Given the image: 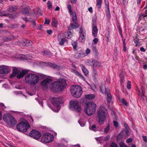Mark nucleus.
Returning <instances> with one entry per match:
<instances>
[{
	"label": "nucleus",
	"mask_w": 147,
	"mask_h": 147,
	"mask_svg": "<svg viewBox=\"0 0 147 147\" xmlns=\"http://www.w3.org/2000/svg\"><path fill=\"white\" fill-rule=\"evenodd\" d=\"M53 139V136L50 134L45 133L42 137L41 141L45 143H49L51 142Z\"/></svg>",
	"instance_id": "9"
},
{
	"label": "nucleus",
	"mask_w": 147,
	"mask_h": 147,
	"mask_svg": "<svg viewBox=\"0 0 147 147\" xmlns=\"http://www.w3.org/2000/svg\"><path fill=\"white\" fill-rule=\"evenodd\" d=\"M52 21V24L55 27H56L57 25V20L55 18H53Z\"/></svg>",
	"instance_id": "30"
},
{
	"label": "nucleus",
	"mask_w": 147,
	"mask_h": 147,
	"mask_svg": "<svg viewBox=\"0 0 147 147\" xmlns=\"http://www.w3.org/2000/svg\"><path fill=\"white\" fill-rule=\"evenodd\" d=\"M127 137L125 135V132L124 131H121L120 134L117 136V140L118 141L121 140L123 139H125Z\"/></svg>",
	"instance_id": "17"
},
{
	"label": "nucleus",
	"mask_w": 147,
	"mask_h": 147,
	"mask_svg": "<svg viewBox=\"0 0 147 147\" xmlns=\"http://www.w3.org/2000/svg\"><path fill=\"white\" fill-rule=\"evenodd\" d=\"M98 30L97 27L94 25L92 26V34L93 36L96 37L97 36Z\"/></svg>",
	"instance_id": "20"
},
{
	"label": "nucleus",
	"mask_w": 147,
	"mask_h": 147,
	"mask_svg": "<svg viewBox=\"0 0 147 147\" xmlns=\"http://www.w3.org/2000/svg\"><path fill=\"white\" fill-rule=\"evenodd\" d=\"M90 50L89 49H87L86 50V53L87 54H89L90 53Z\"/></svg>",
	"instance_id": "62"
},
{
	"label": "nucleus",
	"mask_w": 147,
	"mask_h": 147,
	"mask_svg": "<svg viewBox=\"0 0 147 147\" xmlns=\"http://www.w3.org/2000/svg\"><path fill=\"white\" fill-rule=\"evenodd\" d=\"M49 20H47V19H45V24H48L49 23Z\"/></svg>",
	"instance_id": "63"
},
{
	"label": "nucleus",
	"mask_w": 147,
	"mask_h": 147,
	"mask_svg": "<svg viewBox=\"0 0 147 147\" xmlns=\"http://www.w3.org/2000/svg\"><path fill=\"white\" fill-rule=\"evenodd\" d=\"M51 81V79L50 78H46L41 82V85L44 89H47L48 88L49 84Z\"/></svg>",
	"instance_id": "15"
},
{
	"label": "nucleus",
	"mask_w": 147,
	"mask_h": 147,
	"mask_svg": "<svg viewBox=\"0 0 147 147\" xmlns=\"http://www.w3.org/2000/svg\"><path fill=\"white\" fill-rule=\"evenodd\" d=\"M29 135L31 137L36 140L40 138L41 136L40 132L35 129H33L30 132Z\"/></svg>",
	"instance_id": "12"
},
{
	"label": "nucleus",
	"mask_w": 147,
	"mask_h": 147,
	"mask_svg": "<svg viewBox=\"0 0 147 147\" xmlns=\"http://www.w3.org/2000/svg\"><path fill=\"white\" fill-rule=\"evenodd\" d=\"M124 125L125 126L126 129H128L129 128L128 127V125L125 122H124L123 123Z\"/></svg>",
	"instance_id": "60"
},
{
	"label": "nucleus",
	"mask_w": 147,
	"mask_h": 147,
	"mask_svg": "<svg viewBox=\"0 0 147 147\" xmlns=\"http://www.w3.org/2000/svg\"><path fill=\"white\" fill-rule=\"evenodd\" d=\"M3 119L9 126H14L17 123L14 118L9 114H4L3 117Z\"/></svg>",
	"instance_id": "4"
},
{
	"label": "nucleus",
	"mask_w": 147,
	"mask_h": 147,
	"mask_svg": "<svg viewBox=\"0 0 147 147\" xmlns=\"http://www.w3.org/2000/svg\"><path fill=\"white\" fill-rule=\"evenodd\" d=\"M67 86L65 80L59 79L57 81L52 83L50 85V87L52 91H54L56 90H62Z\"/></svg>",
	"instance_id": "1"
},
{
	"label": "nucleus",
	"mask_w": 147,
	"mask_h": 147,
	"mask_svg": "<svg viewBox=\"0 0 147 147\" xmlns=\"http://www.w3.org/2000/svg\"><path fill=\"white\" fill-rule=\"evenodd\" d=\"M111 114L113 118L115 119H117L118 118L117 116L115 115V113L114 111H112Z\"/></svg>",
	"instance_id": "36"
},
{
	"label": "nucleus",
	"mask_w": 147,
	"mask_h": 147,
	"mask_svg": "<svg viewBox=\"0 0 147 147\" xmlns=\"http://www.w3.org/2000/svg\"><path fill=\"white\" fill-rule=\"evenodd\" d=\"M85 113L88 115H92L95 113V111H84Z\"/></svg>",
	"instance_id": "32"
},
{
	"label": "nucleus",
	"mask_w": 147,
	"mask_h": 147,
	"mask_svg": "<svg viewBox=\"0 0 147 147\" xmlns=\"http://www.w3.org/2000/svg\"><path fill=\"white\" fill-rule=\"evenodd\" d=\"M72 45L74 49L76 50L77 46V42H74L72 43Z\"/></svg>",
	"instance_id": "38"
},
{
	"label": "nucleus",
	"mask_w": 147,
	"mask_h": 147,
	"mask_svg": "<svg viewBox=\"0 0 147 147\" xmlns=\"http://www.w3.org/2000/svg\"><path fill=\"white\" fill-rule=\"evenodd\" d=\"M85 31L82 28H81L79 31L80 35H84L85 34Z\"/></svg>",
	"instance_id": "35"
},
{
	"label": "nucleus",
	"mask_w": 147,
	"mask_h": 147,
	"mask_svg": "<svg viewBox=\"0 0 147 147\" xmlns=\"http://www.w3.org/2000/svg\"><path fill=\"white\" fill-rule=\"evenodd\" d=\"M96 125H93L89 127V129L91 130L94 131L95 128H96Z\"/></svg>",
	"instance_id": "46"
},
{
	"label": "nucleus",
	"mask_w": 147,
	"mask_h": 147,
	"mask_svg": "<svg viewBox=\"0 0 147 147\" xmlns=\"http://www.w3.org/2000/svg\"><path fill=\"white\" fill-rule=\"evenodd\" d=\"M132 139L131 138H129L127 139L126 140L127 143H129L131 142L132 141Z\"/></svg>",
	"instance_id": "58"
},
{
	"label": "nucleus",
	"mask_w": 147,
	"mask_h": 147,
	"mask_svg": "<svg viewBox=\"0 0 147 147\" xmlns=\"http://www.w3.org/2000/svg\"><path fill=\"white\" fill-rule=\"evenodd\" d=\"M139 39L137 38H136L134 39V41L135 44H137L138 43Z\"/></svg>",
	"instance_id": "53"
},
{
	"label": "nucleus",
	"mask_w": 147,
	"mask_h": 147,
	"mask_svg": "<svg viewBox=\"0 0 147 147\" xmlns=\"http://www.w3.org/2000/svg\"><path fill=\"white\" fill-rule=\"evenodd\" d=\"M25 80L29 84L34 86L38 82L39 79L38 75L33 73H30L25 76Z\"/></svg>",
	"instance_id": "2"
},
{
	"label": "nucleus",
	"mask_w": 147,
	"mask_h": 147,
	"mask_svg": "<svg viewBox=\"0 0 147 147\" xmlns=\"http://www.w3.org/2000/svg\"><path fill=\"white\" fill-rule=\"evenodd\" d=\"M16 128L19 131L26 132L30 128V126L28 122H23L18 124L17 125Z\"/></svg>",
	"instance_id": "6"
},
{
	"label": "nucleus",
	"mask_w": 147,
	"mask_h": 147,
	"mask_svg": "<svg viewBox=\"0 0 147 147\" xmlns=\"http://www.w3.org/2000/svg\"><path fill=\"white\" fill-rule=\"evenodd\" d=\"M105 109V107L104 105H102L99 107V110H103Z\"/></svg>",
	"instance_id": "56"
},
{
	"label": "nucleus",
	"mask_w": 147,
	"mask_h": 147,
	"mask_svg": "<svg viewBox=\"0 0 147 147\" xmlns=\"http://www.w3.org/2000/svg\"><path fill=\"white\" fill-rule=\"evenodd\" d=\"M126 129V134L128 136L130 135V130L129 128L127 129Z\"/></svg>",
	"instance_id": "54"
},
{
	"label": "nucleus",
	"mask_w": 147,
	"mask_h": 147,
	"mask_svg": "<svg viewBox=\"0 0 147 147\" xmlns=\"http://www.w3.org/2000/svg\"><path fill=\"white\" fill-rule=\"evenodd\" d=\"M21 43L23 46H28L31 45L32 44V42L31 41L27 40L26 41H22Z\"/></svg>",
	"instance_id": "21"
},
{
	"label": "nucleus",
	"mask_w": 147,
	"mask_h": 147,
	"mask_svg": "<svg viewBox=\"0 0 147 147\" xmlns=\"http://www.w3.org/2000/svg\"><path fill=\"white\" fill-rule=\"evenodd\" d=\"M43 53L45 55H48L50 54V51L47 50L44 51Z\"/></svg>",
	"instance_id": "47"
},
{
	"label": "nucleus",
	"mask_w": 147,
	"mask_h": 147,
	"mask_svg": "<svg viewBox=\"0 0 147 147\" xmlns=\"http://www.w3.org/2000/svg\"><path fill=\"white\" fill-rule=\"evenodd\" d=\"M110 138V136H107L106 137L102 136L98 138H96V140L100 143L101 144L104 142H106Z\"/></svg>",
	"instance_id": "16"
},
{
	"label": "nucleus",
	"mask_w": 147,
	"mask_h": 147,
	"mask_svg": "<svg viewBox=\"0 0 147 147\" xmlns=\"http://www.w3.org/2000/svg\"><path fill=\"white\" fill-rule=\"evenodd\" d=\"M71 108L77 110H80L81 109V107L79 105L77 101L75 100H71L69 102Z\"/></svg>",
	"instance_id": "14"
},
{
	"label": "nucleus",
	"mask_w": 147,
	"mask_h": 147,
	"mask_svg": "<svg viewBox=\"0 0 147 147\" xmlns=\"http://www.w3.org/2000/svg\"><path fill=\"white\" fill-rule=\"evenodd\" d=\"M64 35L66 38L69 39L71 38L72 36L71 32L69 31L65 32Z\"/></svg>",
	"instance_id": "24"
},
{
	"label": "nucleus",
	"mask_w": 147,
	"mask_h": 147,
	"mask_svg": "<svg viewBox=\"0 0 147 147\" xmlns=\"http://www.w3.org/2000/svg\"><path fill=\"white\" fill-rule=\"evenodd\" d=\"M102 2V0H96V5L98 8L99 9L101 7V5Z\"/></svg>",
	"instance_id": "27"
},
{
	"label": "nucleus",
	"mask_w": 147,
	"mask_h": 147,
	"mask_svg": "<svg viewBox=\"0 0 147 147\" xmlns=\"http://www.w3.org/2000/svg\"><path fill=\"white\" fill-rule=\"evenodd\" d=\"M3 40L4 42L9 41L10 40V39L9 38L6 37L3 38Z\"/></svg>",
	"instance_id": "49"
},
{
	"label": "nucleus",
	"mask_w": 147,
	"mask_h": 147,
	"mask_svg": "<svg viewBox=\"0 0 147 147\" xmlns=\"http://www.w3.org/2000/svg\"><path fill=\"white\" fill-rule=\"evenodd\" d=\"M84 54H83L78 53V57L79 58H80L84 57Z\"/></svg>",
	"instance_id": "59"
},
{
	"label": "nucleus",
	"mask_w": 147,
	"mask_h": 147,
	"mask_svg": "<svg viewBox=\"0 0 147 147\" xmlns=\"http://www.w3.org/2000/svg\"><path fill=\"white\" fill-rule=\"evenodd\" d=\"M77 75L81 79L85 81V79L84 77L79 72H77Z\"/></svg>",
	"instance_id": "34"
},
{
	"label": "nucleus",
	"mask_w": 147,
	"mask_h": 147,
	"mask_svg": "<svg viewBox=\"0 0 147 147\" xmlns=\"http://www.w3.org/2000/svg\"><path fill=\"white\" fill-rule=\"evenodd\" d=\"M105 3L106 6L107 8V11L108 12H109V3L107 0H105Z\"/></svg>",
	"instance_id": "37"
},
{
	"label": "nucleus",
	"mask_w": 147,
	"mask_h": 147,
	"mask_svg": "<svg viewBox=\"0 0 147 147\" xmlns=\"http://www.w3.org/2000/svg\"><path fill=\"white\" fill-rule=\"evenodd\" d=\"M85 37L84 36V35H80V37L79 38V40L80 41L83 42L85 40Z\"/></svg>",
	"instance_id": "33"
},
{
	"label": "nucleus",
	"mask_w": 147,
	"mask_h": 147,
	"mask_svg": "<svg viewBox=\"0 0 147 147\" xmlns=\"http://www.w3.org/2000/svg\"><path fill=\"white\" fill-rule=\"evenodd\" d=\"M101 66V63L97 61L93 60L92 67H98Z\"/></svg>",
	"instance_id": "22"
},
{
	"label": "nucleus",
	"mask_w": 147,
	"mask_h": 147,
	"mask_svg": "<svg viewBox=\"0 0 147 147\" xmlns=\"http://www.w3.org/2000/svg\"><path fill=\"white\" fill-rule=\"evenodd\" d=\"M47 7L49 9H50L51 8L52 6V4L51 2L49 1H47Z\"/></svg>",
	"instance_id": "45"
},
{
	"label": "nucleus",
	"mask_w": 147,
	"mask_h": 147,
	"mask_svg": "<svg viewBox=\"0 0 147 147\" xmlns=\"http://www.w3.org/2000/svg\"><path fill=\"white\" fill-rule=\"evenodd\" d=\"M28 72L27 70H23L20 71V70L16 67L14 68L13 70V72L10 75V78H12L17 76V78L20 79L23 77L24 75L26 74Z\"/></svg>",
	"instance_id": "5"
},
{
	"label": "nucleus",
	"mask_w": 147,
	"mask_h": 147,
	"mask_svg": "<svg viewBox=\"0 0 147 147\" xmlns=\"http://www.w3.org/2000/svg\"><path fill=\"white\" fill-rule=\"evenodd\" d=\"M119 145L121 147H128L126 146L123 142L121 141L119 143Z\"/></svg>",
	"instance_id": "42"
},
{
	"label": "nucleus",
	"mask_w": 147,
	"mask_h": 147,
	"mask_svg": "<svg viewBox=\"0 0 147 147\" xmlns=\"http://www.w3.org/2000/svg\"><path fill=\"white\" fill-rule=\"evenodd\" d=\"M11 69V67L5 65L0 66V74H7L9 72Z\"/></svg>",
	"instance_id": "11"
},
{
	"label": "nucleus",
	"mask_w": 147,
	"mask_h": 147,
	"mask_svg": "<svg viewBox=\"0 0 147 147\" xmlns=\"http://www.w3.org/2000/svg\"><path fill=\"white\" fill-rule=\"evenodd\" d=\"M100 91L105 94L107 96V100L108 103H110L111 100V96L108 89H102V87L100 88Z\"/></svg>",
	"instance_id": "13"
},
{
	"label": "nucleus",
	"mask_w": 147,
	"mask_h": 147,
	"mask_svg": "<svg viewBox=\"0 0 147 147\" xmlns=\"http://www.w3.org/2000/svg\"><path fill=\"white\" fill-rule=\"evenodd\" d=\"M0 107L2 109V110L5 109L6 107L2 103H0Z\"/></svg>",
	"instance_id": "43"
},
{
	"label": "nucleus",
	"mask_w": 147,
	"mask_h": 147,
	"mask_svg": "<svg viewBox=\"0 0 147 147\" xmlns=\"http://www.w3.org/2000/svg\"><path fill=\"white\" fill-rule=\"evenodd\" d=\"M110 147H117V145L114 142H112L111 144Z\"/></svg>",
	"instance_id": "52"
},
{
	"label": "nucleus",
	"mask_w": 147,
	"mask_h": 147,
	"mask_svg": "<svg viewBox=\"0 0 147 147\" xmlns=\"http://www.w3.org/2000/svg\"><path fill=\"white\" fill-rule=\"evenodd\" d=\"M114 125L115 127H117L118 126V123L117 122H116L115 121H113Z\"/></svg>",
	"instance_id": "61"
},
{
	"label": "nucleus",
	"mask_w": 147,
	"mask_h": 147,
	"mask_svg": "<svg viewBox=\"0 0 147 147\" xmlns=\"http://www.w3.org/2000/svg\"><path fill=\"white\" fill-rule=\"evenodd\" d=\"M122 103L123 105H126L127 104V102L126 101L124 98H122L121 99Z\"/></svg>",
	"instance_id": "48"
},
{
	"label": "nucleus",
	"mask_w": 147,
	"mask_h": 147,
	"mask_svg": "<svg viewBox=\"0 0 147 147\" xmlns=\"http://www.w3.org/2000/svg\"><path fill=\"white\" fill-rule=\"evenodd\" d=\"M1 16H7V15L5 13V11H3L0 12Z\"/></svg>",
	"instance_id": "50"
},
{
	"label": "nucleus",
	"mask_w": 147,
	"mask_h": 147,
	"mask_svg": "<svg viewBox=\"0 0 147 147\" xmlns=\"http://www.w3.org/2000/svg\"><path fill=\"white\" fill-rule=\"evenodd\" d=\"M107 114L104 111H98V112L97 121L100 124H103L106 119V116Z\"/></svg>",
	"instance_id": "7"
},
{
	"label": "nucleus",
	"mask_w": 147,
	"mask_h": 147,
	"mask_svg": "<svg viewBox=\"0 0 147 147\" xmlns=\"http://www.w3.org/2000/svg\"><path fill=\"white\" fill-rule=\"evenodd\" d=\"M67 9L69 10V13L70 15H72L73 13L71 9V5H68L67 6Z\"/></svg>",
	"instance_id": "40"
},
{
	"label": "nucleus",
	"mask_w": 147,
	"mask_h": 147,
	"mask_svg": "<svg viewBox=\"0 0 147 147\" xmlns=\"http://www.w3.org/2000/svg\"><path fill=\"white\" fill-rule=\"evenodd\" d=\"M140 50L142 52H145L146 50L143 47H141L140 48Z\"/></svg>",
	"instance_id": "64"
},
{
	"label": "nucleus",
	"mask_w": 147,
	"mask_h": 147,
	"mask_svg": "<svg viewBox=\"0 0 147 147\" xmlns=\"http://www.w3.org/2000/svg\"><path fill=\"white\" fill-rule=\"evenodd\" d=\"M70 89L72 95L75 98L80 97L83 92L81 87L78 85L71 86Z\"/></svg>",
	"instance_id": "3"
},
{
	"label": "nucleus",
	"mask_w": 147,
	"mask_h": 147,
	"mask_svg": "<svg viewBox=\"0 0 147 147\" xmlns=\"http://www.w3.org/2000/svg\"><path fill=\"white\" fill-rule=\"evenodd\" d=\"M23 13L25 14H29V13L28 9L27 8H24L23 10Z\"/></svg>",
	"instance_id": "39"
},
{
	"label": "nucleus",
	"mask_w": 147,
	"mask_h": 147,
	"mask_svg": "<svg viewBox=\"0 0 147 147\" xmlns=\"http://www.w3.org/2000/svg\"><path fill=\"white\" fill-rule=\"evenodd\" d=\"M58 40L59 41V44L61 45H63L65 41V39L61 37V34L59 33L57 36Z\"/></svg>",
	"instance_id": "18"
},
{
	"label": "nucleus",
	"mask_w": 147,
	"mask_h": 147,
	"mask_svg": "<svg viewBox=\"0 0 147 147\" xmlns=\"http://www.w3.org/2000/svg\"><path fill=\"white\" fill-rule=\"evenodd\" d=\"M17 8L16 7H10L8 9V10L11 12H15L16 11Z\"/></svg>",
	"instance_id": "31"
},
{
	"label": "nucleus",
	"mask_w": 147,
	"mask_h": 147,
	"mask_svg": "<svg viewBox=\"0 0 147 147\" xmlns=\"http://www.w3.org/2000/svg\"><path fill=\"white\" fill-rule=\"evenodd\" d=\"M96 107V105L94 102H90L85 104L84 105V110H95Z\"/></svg>",
	"instance_id": "10"
},
{
	"label": "nucleus",
	"mask_w": 147,
	"mask_h": 147,
	"mask_svg": "<svg viewBox=\"0 0 147 147\" xmlns=\"http://www.w3.org/2000/svg\"><path fill=\"white\" fill-rule=\"evenodd\" d=\"M119 76L121 78L120 82L121 84L123 82V76L122 75L120 74L119 75Z\"/></svg>",
	"instance_id": "51"
},
{
	"label": "nucleus",
	"mask_w": 147,
	"mask_h": 147,
	"mask_svg": "<svg viewBox=\"0 0 147 147\" xmlns=\"http://www.w3.org/2000/svg\"><path fill=\"white\" fill-rule=\"evenodd\" d=\"M81 67L82 69V70L83 72L84 73L85 75H86L88 73V71L87 69L83 65H81Z\"/></svg>",
	"instance_id": "28"
},
{
	"label": "nucleus",
	"mask_w": 147,
	"mask_h": 147,
	"mask_svg": "<svg viewBox=\"0 0 147 147\" xmlns=\"http://www.w3.org/2000/svg\"><path fill=\"white\" fill-rule=\"evenodd\" d=\"M74 24L71 23L69 26L68 29V30H71L73 29H76L77 28L79 25L77 23H74Z\"/></svg>",
	"instance_id": "19"
},
{
	"label": "nucleus",
	"mask_w": 147,
	"mask_h": 147,
	"mask_svg": "<svg viewBox=\"0 0 147 147\" xmlns=\"http://www.w3.org/2000/svg\"><path fill=\"white\" fill-rule=\"evenodd\" d=\"M93 60V59L86 60L85 61L86 64L88 65H90L92 66Z\"/></svg>",
	"instance_id": "26"
},
{
	"label": "nucleus",
	"mask_w": 147,
	"mask_h": 147,
	"mask_svg": "<svg viewBox=\"0 0 147 147\" xmlns=\"http://www.w3.org/2000/svg\"><path fill=\"white\" fill-rule=\"evenodd\" d=\"M72 20L74 23H77L76 22L77 20V17L76 16V13L75 12H74L72 13Z\"/></svg>",
	"instance_id": "29"
},
{
	"label": "nucleus",
	"mask_w": 147,
	"mask_h": 147,
	"mask_svg": "<svg viewBox=\"0 0 147 147\" xmlns=\"http://www.w3.org/2000/svg\"><path fill=\"white\" fill-rule=\"evenodd\" d=\"M98 41V40L97 38H95L93 40V42L94 44H96L97 43Z\"/></svg>",
	"instance_id": "55"
},
{
	"label": "nucleus",
	"mask_w": 147,
	"mask_h": 147,
	"mask_svg": "<svg viewBox=\"0 0 147 147\" xmlns=\"http://www.w3.org/2000/svg\"><path fill=\"white\" fill-rule=\"evenodd\" d=\"M142 137L144 140L146 142H147V138L146 137L144 136H143Z\"/></svg>",
	"instance_id": "57"
},
{
	"label": "nucleus",
	"mask_w": 147,
	"mask_h": 147,
	"mask_svg": "<svg viewBox=\"0 0 147 147\" xmlns=\"http://www.w3.org/2000/svg\"><path fill=\"white\" fill-rule=\"evenodd\" d=\"M110 129L109 126H107L105 129L104 133L107 134Z\"/></svg>",
	"instance_id": "44"
},
{
	"label": "nucleus",
	"mask_w": 147,
	"mask_h": 147,
	"mask_svg": "<svg viewBox=\"0 0 147 147\" xmlns=\"http://www.w3.org/2000/svg\"><path fill=\"white\" fill-rule=\"evenodd\" d=\"M48 64L51 67L55 69H58L60 68L59 66V65H56L55 64L52 63H49Z\"/></svg>",
	"instance_id": "25"
},
{
	"label": "nucleus",
	"mask_w": 147,
	"mask_h": 147,
	"mask_svg": "<svg viewBox=\"0 0 147 147\" xmlns=\"http://www.w3.org/2000/svg\"><path fill=\"white\" fill-rule=\"evenodd\" d=\"M85 97L86 99L91 100L94 98L95 96L94 94H86L84 96Z\"/></svg>",
	"instance_id": "23"
},
{
	"label": "nucleus",
	"mask_w": 147,
	"mask_h": 147,
	"mask_svg": "<svg viewBox=\"0 0 147 147\" xmlns=\"http://www.w3.org/2000/svg\"><path fill=\"white\" fill-rule=\"evenodd\" d=\"M63 100L61 98H54L52 101V103L56 108V109L59 110L63 104Z\"/></svg>",
	"instance_id": "8"
},
{
	"label": "nucleus",
	"mask_w": 147,
	"mask_h": 147,
	"mask_svg": "<svg viewBox=\"0 0 147 147\" xmlns=\"http://www.w3.org/2000/svg\"><path fill=\"white\" fill-rule=\"evenodd\" d=\"M127 87L128 89H130L131 88V82L129 81H128L127 85Z\"/></svg>",
	"instance_id": "41"
}]
</instances>
